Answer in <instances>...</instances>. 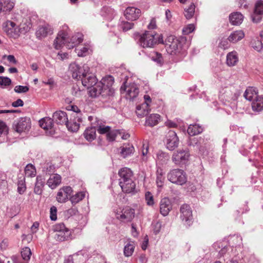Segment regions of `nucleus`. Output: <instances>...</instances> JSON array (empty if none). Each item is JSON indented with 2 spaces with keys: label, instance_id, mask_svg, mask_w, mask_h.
Listing matches in <instances>:
<instances>
[{
  "label": "nucleus",
  "instance_id": "26",
  "mask_svg": "<svg viewBox=\"0 0 263 263\" xmlns=\"http://www.w3.org/2000/svg\"><path fill=\"white\" fill-rule=\"evenodd\" d=\"M238 62V56L235 51L230 52L227 55V64L229 66H234L236 65Z\"/></svg>",
  "mask_w": 263,
  "mask_h": 263
},
{
  "label": "nucleus",
  "instance_id": "34",
  "mask_svg": "<svg viewBox=\"0 0 263 263\" xmlns=\"http://www.w3.org/2000/svg\"><path fill=\"white\" fill-rule=\"evenodd\" d=\"M164 173L163 170L159 167L156 171V183L159 187L163 186L165 180V177L164 176Z\"/></svg>",
  "mask_w": 263,
  "mask_h": 263
},
{
  "label": "nucleus",
  "instance_id": "31",
  "mask_svg": "<svg viewBox=\"0 0 263 263\" xmlns=\"http://www.w3.org/2000/svg\"><path fill=\"white\" fill-rule=\"evenodd\" d=\"M245 36L243 32L241 30H237L233 32L228 37V40L232 43H236L241 40Z\"/></svg>",
  "mask_w": 263,
  "mask_h": 263
},
{
  "label": "nucleus",
  "instance_id": "55",
  "mask_svg": "<svg viewBox=\"0 0 263 263\" xmlns=\"http://www.w3.org/2000/svg\"><path fill=\"white\" fill-rule=\"evenodd\" d=\"M118 131H112L109 132L106 135L107 139L109 141H113L115 140Z\"/></svg>",
  "mask_w": 263,
  "mask_h": 263
},
{
  "label": "nucleus",
  "instance_id": "30",
  "mask_svg": "<svg viewBox=\"0 0 263 263\" xmlns=\"http://www.w3.org/2000/svg\"><path fill=\"white\" fill-rule=\"evenodd\" d=\"M252 109L257 112H260L263 110V96L257 97L252 103Z\"/></svg>",
  "mask_w": 263,
  "mask_h": 263
},
{
  "label": "nucleus",
  "instance_id": "16",
  "mask_svg": "<svg viewBox=\"0 0 263 263\" xmlns=\"http://www.w3.org/2000/svg\"><path fill=\"white\" fill-rule=\"evenodd\" d=\"M68 33L64 30L59 32L56 39L54 41V48L57 49L61 48L62 46L65 44L67 42Z\"/></svg>",
  "mask_w": 263,
  "mask_h": 263
},
{
  "label": "nucleus",
  "instance_id": "15",
  "mask_svg": "<svg viewBox=\"0 0 263 263\" xmlns=\"http://www.w3.org/2000/svg\"><path fill=\"white\" fill-rule=\"evenodd\" d=\"M166 42V49L168 53L171 54H175L178 50L179 43L178 40L174 36H168Z\"/></svg>",
  "mask_w": 263,
  "mask_h": 263
},
{
  "label": "nucleus",
  "instance_id": "49",
  "mask_svg": "<svg viewBox=\"0 0 263 263\" xmlns=\"http://www.w3.org/2000/svg\"><path fill=\"white\" fill-rule=\"evenodd\" d=\"M66 125L68 130L71 132H76L79 128V124L76 122L71 123L68 121Z\"/></svg>",
  "mask_w": 263,
  "mask_h": 263
},
{
  "label": "nucleus",
  "instance_id": "29",
  "mask_svg": "<svg viewBox=\"0 0 263 263\" xmlns=\"http://www.w3.org/2000/svg\"><path fill=\"white\" fill-rule=\"evenodd\" d=\"M149 109V106H147L146 103H142L136 107V114L139 117H143L147 115Z\"/></svg>",
  "mask_w": 263,
  "mask_h": 263
},
{
  "label": "nucleus",
  "instance_id": "33",
  "mask_svg": "<svg viewBox=\"0 0 263 263\" xmlns=\"http://www.w3.org/2000/svg\"><path fill=\"white\" fill-rule=\"evenodd\" d=\"M160 119V116L157 114H151L146 120L145 124L149 126L157 125Z\"/></svg>",
  "mask_w": 263,
  "mask_h": 263
},
{
  "label": "nucleus",
  "instance_id": "22",
  "mask_svg": "<svg viewBox=\"0 0 263 263\" xmlns=\"http://www.w3.org/2000/svg\"><path fill=\"white\" fill-rule=\"evenodd\" d=\"M53 120L60 124H66L68 120L67 114L63 111H58L55 112L53 115Z\"/></svg>",
  "mask_w": 263,
  "mask_h": 263
},
{
  "label": "nucleus",
  "instance_id": "52",
  "mask_svg": "<svg viewBox=\"0 0 263 263\" xmlns=\"http://www.w3.org/2000/svg\"><path fill=\"white\" fill-rule=\"evenodd\" d=\"M14 90L16 93L27 92L29 90V87L27 86L17 85L14 87Z\"/></svg>",
  "mask_w": 263,
  "mask_h": 263
},
{
  "label": "nucleus",
  "instance_id": "47",
  "mask_svg": "<svg viewBox=\"0 0 263 263\" xmlns=\"http://www.w3.org/2000/svg\"><path fill=\"white\" fill-rule=\"evenodd\" d=\"M17 186L18 192L20 194H23L26 189L24 178L18 181Z\"/></svg>",
  "mask_w": 263,
  "mask_h": 263
},
{
  "label": "nucleus",
  "instance_id": "45",
  "mask_svg": "<svg viewBox=\"0 0 263 263\" xmlns=\"http://www.w3.org/2000/svg\"><path fill=\"white\" fill-rule=\"evenodd\" d=\"M89 47L85 45L81 48H76L75 51L79 57H85L89 53Z\"/></svg>",
  "mask_w": 263,
  "mask_h": 263
},
{
  "label": "nucleus",
  "instance_id": "54",
  "mask_svg": "<svg viewBox=\"0 0 263 263\" xmlns=\"http://www.w3.org/2000/svg\"><path fill=\"white\" fill-rule=\"evenodd\" d=\"M239 95L236 93H232L231 92H227L226 96L227 97V100L229 102L231 100L235 101L237 99Z\"/></svg>",
  "mask_w": 263,
  "mask_h": 263
},
{
  "label": "nucleus",
  "instance_id": "8",
  "mask_svg": "<svg viewBox=\"0 0 263 263\" xmlns=\"http://www.w3.org/2000/svg\"><path fill=\"white\" fill-rule=\"evenodd\" d=\"M122 93H125V97L127 99L134 100L138 95L139 88L135 83H132L128 85L122 86L121 87Z\"/></svg>",
  "mask_w": 263,
  "mask_h": 263
},
{
  "label": "nucleus",
  "instance_id": "12",
  "mask_svg": "<svg viewBox=\"0 0 263 263\" xmlns=\"http://www.w3.org/2000/svg\"><path fill=\"white\" fill-rule=\"evenodd\" d=\"M263 15V2L257 1L254 7L253 13L251 15L252 21L254 23H258L262 19Z\"/></svg>",
  "mask_w": 263,
  "mask_h": 263
},
{
  "label": "nucleus",
  "instance_id": "39",
  "mask_svg": "<svg viewBox=\"0 0 263 263\" xmlns=\"http://www.w3.org/2000/svg\"><path fill=\"white\" fill-rule=\"evenodd\" d=\"M0 4L2 6V11L4 12L10 11L14 6V3L11 0H2Z\"/></svg>",
  "mask_w": 263,
  "mask_h": 263
},
{
  "label": "nucleus",
  "instance_id": "5",
  "mask_svg": "<svg viewBox=\"0 0 263 263\" xmlns=\"http://www.w3.org/2000/svg\"><path fill=\"white\" fill-rule=\"evenodd\" d=\"M53 231L55 233L54 238L59 241L66 240L70 235L69 230L63 223L55 224L53 227Z\"/></svg>",
  "mask_w": 263,
  "mask_h": 263
},
{
  "label": "nucleus",
  "instance_id": "18",
  "mask_svg": "<svg viewBox=\"0 0 263 263\" xmlns=\"http://www.w3.org/2000/svg\"><path fill=\"white\" fill-rule=\"evenodd\" d=\"M118 175L120 177L119 182L133 179V173L132 171L128 167H123L121 168L118 172Z\"/></svg>",
  "mask_w": 263,
  "mask_h": 263
},
{
  "label": "nucleus",
  "instance_id": "4",
  "mask_svg": "<svg viewBox=\"0 0 263 263\" xmlns=\"http://www.w3.org/2000/svg\"><path fill=\"white\" fill-rule=\"evenodd\" d=\"M69 70L73 79H81L89 71V67L86 64L82 66L74 62L70 64Z\"/></svg>",
  "mask_w": 263,
  "mask_h": 263
},
{
  "label": "nucleus",
  "instance_id": "6",
  "mask_svg": "<svg viewBox=\"0 0 263 263\" xmlns=\"http://www.w3.org/2000/svg\"><path fill=\"white\" fill-rule=\"evenodd\" d=\"M190 156V155L188 151L179 149L173 153L172 160L176 165L182 166L188 161Z\"/></svg>",
  "mask_w": 263,
  "mask_h": 263
},
{
  "label": "nucleus",
  "instance_id": "19",
  "mask_svg": "<svg viewBox=\"0 0 263 263\" xmlns=\"http://www.w3.org/2000/svg\"><path fill=\"white\" fill-rule=\"evenodd\" d=\"M172 206L170 200L167 198L161 199L160 203V212L164 216H167L172 210Z\"/></svg>",
  "mask_w": 263,
  "mask_h": 263
},
{
  "label": "nucleus",
  "instance_id": "59",
  "mask_svg": "<svg viewBox=\"0 0 263 263\" xmlns=\"http://www.w3.org/2000/svg\"><path fill=\"white\" fill-rule=\"evenodd\" d=\"M161 227H162L161 222L160 221L157 222L156 223V224H155V227H154V233L156 234L160 232Z\"/></svg>",
  "mask_w": 263,
  "mask_h": 263
},
{
  "label": "nucleus",
  "instance_id": "17",
  "mask_svg": "<svg viewBox=\"0 0 263 263\" xmlns=\"http://www.w3.org/2000/svg\"><path fill=\"white\" fill-rule=\"evenodd\" d=\"M140 13V9L133 7H129L126 9L124 15L127 20L133 21L139 18Z\"/></svg>",
  "mask_w": 263,
  "mask_h": 263
},
{
  "label": "nucleus",
  "instance_id": "42",
  "mask_svg": "<svg viewBox=\"0 0 263 263\" xmlns=\"http://www.w3.org/2000/svg\"><path fill=\"white\" fill-rule=\"evenodd\" d=\"M195 5L192 3L187 8L184 9V16L187 19L191 18L194 15Z\"/></svg>",
  "mask_w": 263,
  "mask_h": 263
},
{
  "label": "nucleus",
  "instance_id": "60",
  "mask_svg": "<svg viewBox=\"0 0 263 263\" xmlns=\"http://www.w3.org/2000/svg\"><path fill=\"white\" fill-rule=\"evenodd\" d=\"M156 27H157V26H156V20H155V18H153L151 20V22H150L149 24H148L147 27L149 29H155L156 28Z\"/></svg>",
  "mask_w": 263,
  "mask_h": 263
},
{
  "label": "nucleus",
  "instance_id": "61",
  "mask_svg": "<svg viewBox=\"0 0 263 263\" xmlns=\"http://www.w3.org/2000/svg\"><path fill=\"white\" fill-rule=\"evenodd\" d=\"M23 101L21 99H17L16 101L13 102L12 104V106L14 107L23 106Z\"/></svg>",
  "mask_w": 263,
  "mask_h": 263
},
{
  "label": "nucleus",
  "instance_id": "35",
  "mask_svg": "<svg viewBox=\"0 0 263 263\" xmlns=\"http://www.w3.org/2000/svg\"><path fill=\"white\" fill-rule=\"evenodd\" d=\"M135 244L134 241H129L124 246V255L126 257L131 256L134 251Z\"/></svg>",
  "mask_w": 263,
  "mask_h": 263
},
{
  "label": "nucleus",
  "instance_id": "48",
  "mask_svg": "<svg viewBox=\"0 0 263 263\" xmlns=\"http://www.w3.org/2000/svg\"><path fill=\"white\" fill-rule=\"evenodd\" d=\"M134 24L128 22H122L120 25L121 28L123 31H127L133 28Z\"/></svg>",
  "mask_w": 263,
  "mask_h": 263
},
{
  "label": "nucleus",
  "instance_id": "23",
  "mask_svg": "<svg viewBox=\"0 0 263 263\" xmlns=\"http://www.w3.org/2000/svg\"><path fill=\"white\" fill-rule=\"evenodd\" d=\"M45 181L46 179L44 177L41 176H37L36 177V182L34 189V193L37 195H41L42 193Z\"/></svg>",
  "mask_w": 263,
  "mask_h": 263
},
{
  "label": "nucleus",
  "instance_id": "40",
  "mask_svg": "<svg viewBox=\"0 0 263 263\" xmlns=\"http://www.w3.org/2000/svg\"><path fill=\"white\" fill-rule=\"evenodd\" d=\"M85 197V193L84 192H80L70 198L72 204H76L81 201Z\"/></svg>",
  "mask_w": 263,
  "mask_h": 263
},
{
  "label": "nucleus",
  "instance_id": "24",
  "mask_svg": "<svg viewBox=\"0 0 263 263\" xmlns=\"http://www.w3.org/2000/svg\"><path fill=\"white\" fill-rule=\"evenodd\" d=\"M61 182V177L58 174L51 175L47 181V184L52 189H55Z\"/></svg>",
  "mask_w": 263,
  "mask_h": 263
},
{
  "label": "nucleus",
  "instance_id": "46",
  "mask_svg": "<svg viewBox=\"0 0 263 263\" xmlns=\"http://www.w3.org/2000/svg\"><path fill=\"white\" fill-rule=\"evenodd\" d=\"M11 80L6 77L0 76V87L6 88L11 84Z\"/></svg>",
  "mask_w": 263,
  "mask_h": 263
},
{
  "label": "nucleus",
  "instance_id": "10",
  "mask_svg": "<svg viewBox=\"0 0 263 263\" xmlns=\"http://www.w3.org/2000/svg\"><path fill=\"white\" fill-rule=\"evenodd\" d=\"M166 148L170 151H173L179 145V139L176 133L170 130L166 135L165 141Z\"/></svg>",
  "mask_w": 263,
  "mask_h": 263
},
{
  "label": "nucleus",
  "instance_id": "64",
  "mask_svg": "<svg viewBox=\"0 0 263 263\" xmlns=\"http://www.w3.org/2000/svg\"><path fill=\"white\" fill-rule=\"evenodd\" d=\"M68 53H66V52H64V53L59 52L58 54V56L59 57V58L62 60L67 59L68 58Z\"/></svg>",
  "mask_w": 263,
  "mask_h": 263
},
{
  "label": "nucleus",
  "instance_id": "43",
  "mask_svg": "<svg viewBox=\"0 0 263 263\" xmlns=\"http://www.w3.org/2000/svg\"><path fill=\"white\" fill-rule=\"evenodd\" d=\"M21 255L23 259L25 261L28 262L30 260V256L31 255L30 249L29 247H25L23 248L21 251Z\"/></svg>",
  "mask_w": 263,
  "mask_h": 263
},
{
  "label": "nucleus",
  "instance_id": "13",
  "mask_svg": "<svg viewBox=\"0 0 263 263\" xmlns=\"http://www.w3.org/2000/svg\"><path fill=\"white\" fill-rule=\"evenodd\" d=\"M134 209L129 207H126L121 211L120 210L118 211L116 213V216L118 219L128 221L131 220L134 217Z\"/></svg>",
  "mask_w": 263,
  "mask_h": 263
},
{
  "label": "nucleus",
  "instance_id": "62",
  "mask_svg": "<svg viewBox=\"0 0 263 263\" xmlns=\"http://www.w3.org/2000/svg\"><path fill=\"white\" fill-rule=\"evenodd\" d=\"M7 58L8 61L10 63H12L14 64H15L17 63V61L16 60L14 56L13 55H9L7 56Z\"/></svg>",
  "mask_w": 263,
  "mask_h": 263
},
{
  "label": "nucleus",
  "instance_id": "9",
  "mask_svg": "<svg viewBox=\"0 0 263 263\" xmlns=\"http://www.w3.org/2000/svg\"><path fill=\"white\" fill-rule=\"evenodd\" d=\"M5 31L11 37L16 38L18 37L23 30L20 28L14 22L7 21L6 22L4 29Z\"/></svg>",
  "mask_w": 263,
  "mask_h": 263
},
{
  "label": "nucleus",
  "instance_id": "37",
  "mask_svg": "<svg viewBox=\"0 0 263 263\" xmlns=\"http://www.w3.org/2000/svg\"><path fill=\"white\" fill-rule=\"evenodd\" d=\"M39 123L40 126L45 129H51L53 126V120L48 117L42 119Z\"/></svg>",
  "mask_w": 263,
  "mask_h": 263
},
{
  "label": "nucleus",
  "instance_id": "14",
  "mask_svg": "<svg viewBox=\"0 0 263 263\" xmlns=\"http://www.w3.org/2000/svg\"><path fill=\"white\" fill-rule=\"evenodd\" d=\"M72 192V190L70 186H67L61 188L57 193V200L60 203L66 202Z\"/></svg>",
  "mask_w": 263,
  "mask_h": 263
},
{
  "label": "nucleus",
  "instance_id": "2",
  "mask_svg": "<svg viewBox=\"0 0 263 263\" xmlns=\"http://www.w3.org/2000/svg\"><path fill=\"white\" fill-rule=\"evenodd\" d=\"M156 33L151 31H145L143 33H135L134 37L138 43L143 48H152L158 42L155 37Z\"/></svg>",
  "mask_w": 263,
  "mask_h": 263
},
{
  "label": "nucleus",
  "instance_id": "41",
  "mask_svg": "<svg viewBox=\"0 0 263 263\" xmlns=\"http://www.w3.org/2000/svg\"><path fill=\"white\" fill-rule=\"evenodd\" d=\"M25 174L26 177H32L36 175L35 167L31 164H28L25 168Z\"/></svg>",
  "mask_w": 263,
  "mask_h": 263
},
{
  "label": "nucleus",
  "instance_id": "28",
  "mask_svg": "<svg viewBox=\"0 0 263 263\" xmlns=\"http://www.w3.org/2000/svg\"><path fill=\"white\" fill-rule=\"evenodd\" d=\"M259 96L257 95L256 89L253 87L248 88L244 93L245 98L250 101L253 102Z\"/></svg>",
  "mask_w": 263,
  "mask_h": 263
},
{
  "label": "nucleus",
  "instance_id": "21",
  "mask_svg": "<svg viewBox=\"0 0 263 263\" xmlns=\"http://www.w3.org/2000/svg\"><path fill=\"white\" fill-rule=\"evenodd\" d=\"M52 33L53 30L51 26L49 25H45L39 27L36 32V35L37 38L42 39Z\"/></svg>",
  "mask_w": 263,
  "mask_h": 263
},
{
  "label": "nucleus",
  "instance_id": "58",
  "mask_svg": "<svg viewBox=\"0 0 263 263\" xmlns=\"http://www.w3.org/2000/svg\"><path fill=\"white\" fill-rule=\"evenodd\" d=\"M110 129V127L108 126H100L97 129L99 133L101 134H107Z\"/></svg>",
  "mask_w": 263,
  "mask_h": 263
},
{
  "label": "nucleus",
  "instance_id": "11",
  "mask_svg": "<svg viewBox=\"0 0 263 263\" xmlns=\"http://www.w3.org/2000/svg\"><path fill=\"white\" fill-rule=\"evenodd\" d=\"M180 218L185 224L190 226L192 219V211L191 207L187 204L182 205L180 209Z\"/></svg>",
  "mask_w": 263,
  "mask_h": 263
},
{
  "label": "nucleus",
  "instance_id": "32",
  "mask_svg": "<svg viewBox=\"0 0 263 263\" xmlns=\"http://www.w3.org/2000/svg\"><path fill=\"white\" fill-rule=\"evenodd\" d=\"M96 129L94 127H88L86 129L83 135L85 138L88 141H92L96 137Z\"/></svg>",
  "mask_w": 263,
  "mask_h": 263
},
{
  "label": "nucleus",
  "instance_id": "38",
  "mask_svg": "<svg viewBox=\"0 0 263 263\" xmlns=\"http://www.w3.org/2000/svg\"><path fill=\"white\" fill-rule=\"evenodd\" d=\"M187 132L190 136H193L200 134L202 132V128L197 124H191L189 125Z\"/></svg>",
  "mask_w": 263,
  "mask_h": 263
},
{
  "label": "nucleus",
  "instance_id": "36",
  "mask_svg": "<svg viewBox=\"0 0 263 263\" xmlns=\"http://www.w3.org/2000/svg\"><path fill=\"white\" fill-rule=\"evenodd\" d=\"M134 151V147L130 144H127L122 147L121 154L125 158L133 154Z\"/></svg>",
  "mask_w": 263,
  "mask_h": 263
},
{
  "label": "nucleus",
  "instance_id": "57",
  "mask_svg": "<svg viewBox=\"0 0 263 263\" xmlns=\"http://www.w3.org/2000/svg\"><path fill=\"white\" fill-rule=\"evenodd\" d=\"M57 209L54 206H52L50 208V219L52 220H55L57 219Z\"/></svg>",
  "mask_w": 263,
  "mask_h": 263
},
{
  "label": "nucleus",
  "instance_id": "63",
  "mask_svg": "<svg viewBox=\"0 0 263 263\" xmlns=\"http://www.w3.org/2000/svg\"><path fill=\"white\" fill-rule=\"evenodd\" d=\"M68 109L69 110H72L73 111L75 112H80V109L75 105H70L68 106Z\"/></svg>",
  "mask_w": 263,
  "mask_h": 263
},
{
  "label": "nucleus",
  "instance_id": "44",
  "mask_svg": "<svg viewBox=\"0 0 263 263\" xmlns=\"http://www.w3.org/2000/svg\"><path fill=\"white\" fill-rule=\"evenodd\" d=\"M157 159L163 164L168 160L169 156L167 153L162 151H159L157 154Z\"/></svg>",
  "mask_w": 263,
  "mask_h": 263
},
{
  "label": "nucleus",
  "instance_id": "51",
  "mask_svg": "<svg viewBox=\"0 0 263 263\" xmlns=\"http://www.w3.org/2000/svg\"><path fill=\"white\" fill-rule=\"evenodd\" d=\"M79 256V253H76L72 255L68 256L65 259L64 263H74V260H77Z\"/></svg>",
  "mask_w": 263,
  "mask_h": 263
},
{
  "label": "nucleus",
  "instance_id": "1",
  "mask_svg": "<svg viewBox=\"0 0 263 263\" xmlns=\"http://www.w3.org/2000/svg\"><path fill=\"white\" fill-rule=\"evenodd\" d=\"M81 80L83 85L89 89V93L91 97L105 99L112 96L114 93V89L112 87L114 79L111 76H108L100 82H97L96 77L92 73L88 72Z\"/></svg>",
  "mask_w": 263,
  "mask_h": 263
},
{
  "label": "nucleus",
  "instance_id": "20",
  "mask_svg": "<svg viewBox=\"0 0 263 263\" xmlns=\"http://www.w3.org/2000/svg\"><path fill=\"white\" fill-rule=\"evenodd\" d=\"M119 185L122 191L125 193H134L135 191L136 184L133 179L119 182Z\"/></svg>",
  "mask_w": 263,
  "mask_h": 263
},
{
  "label": "nucleus",
  "instance_id": "7",
  "mask_svg": "<svg viewBox=\"0 0 263 263\" xmlns=\"http://www.w3.org/2000/svg\"><path fill=\"white\" fill-rule=\"evenodd\" d=\"M14 129L18 133L28 131L31 128V121L28 117L20 118L13 124Z\"/></svg>",
  "mask_w": 263,
  "mask_h": 263
},
{
  "label": "nucleus",
  "instance_id": "3",
  "mask_svg": "<svg viewBox=\"0 0 263 263\" xmlns=\"http://www.w3.org/2000/svg\"><path fill=\"white\" fill-rule=\"evenodd\" d=\"M167 179L173 183L182 185L187 181L186 173L181 169L170 170L167 175Z\"/></svg>",
  "mask_w": 263,
  "mask_h": 263
},
{
  "label": "nucleus",
  "instance_id": "50",
  "mask_svg": "<svg viewBox=\"0 0 263 263\" xmlns=\"http://www.w3.org/2000/svg\"><path fill=\"white\" fill-rule=\"evenodd\" d=\"M145 198L146 203L148 205H153L154 204V198L151 192H146L145 194Z\"/></svg>",
  "mask_w": 263,
  "mask_h": 263
},
{
  "label": "nucleus",
  "instance_id": "25",
  "mask_svg": "<svg viewBox=\"0 0 263 263\" xmlns=\"http://www.w3.org/2000/svg\"><path fill=\"white\" fill-rule=\"evenodd\" d=\"M243 16L239 12H236L229 15L230 23L233 25H239L242 22Z\"/></svg>",
  "mask_w": 263,
  "mask_h": 263
},
{
  "label": "nucleus",
  "instance_id": "56",
  "mask_svg": "<svg viewBox=\"0 0 263 263\" xmlns=\"http://www.w3.org/2000/svg\"><path fill=\"white\" fill-rule=\"evenodd\" d=\"M195 29V26L193 24H189L182 30L184 34H188L192 32Z\"/></svg>",
  "mask_w": 263,
  "mask_h": 263
},
{
  "label": "nucleus",
  "instance_id": "53",
  "mask_svg": "<svg viewBox=\"0 0 263 263\" xmlns=\"http://www.w3.org/2000/svg\"><path fill=\"white\" fill-rule=\"evenodd\" d=\"M253 48L257 51H260L262 48V42L259 40H255L252 43Z\"/></svg>",
  "mask_w": 263,
  "mask_h": 263
},
{
  "label": "nucleus",
  "instance_id": "27",
  "mask_svg": "<svg viewBox=\"0 0 263 263\" xmlns=\"http://www.w3.org/2000/svg\"><path fill=\"white\" fill-rule=\"evenodd\" d=\"M83 35L80 33H77L73 35L70 39V42L67 44V48L70 49L73 48L76 45L79 44L83 40Z\"/></svg>",
  "mask_w": 263,
  "mask_h": 263
}]
</instances>
